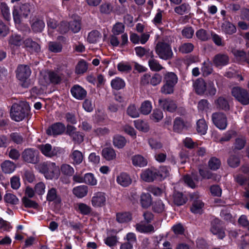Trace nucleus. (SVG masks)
I'll list each match as a JSON object with an SVG mask.
<instances>
[{
    "label": "nucleus",
    "instance_id": "34",
    "mask_svg": "<svg viewBox=\"0 0 249 249\" xmlns=\"http://www.w3.org/2000/svg\"><path fill=\"white\" fill-rule=\"evenodd\" d=\"M113 10L112 4L109 2H104L99 6V11L102 14L109 15Z\"/></svg>",
    "mask_w": 249,
    "mask_h": 249
},
{
    "label": "nucleus",
    "instance_id": "18",
    "mask_svg": "<svg viewBox=\"0 0 249 249\" xmlns=\"http://www.w3.org/2000/svg\"><path fill=\"white\" fill-rule=\"evenodd\" d=\"M67 133L75 142L80 143L84 140V135L83 134L76 131V128L73 126H68Z\"/></svg>",
    "mask_w": 249,
    "mask_h": 249
},
{
    "label": "nucleus",
    "instance_id": "55",
    "mask_svg": "<svg viewBox=\"0 0 249 249\" xmlns=\"http://www.w3.org/2000/svg\"><path fill=\"white\" fill-rule=\"evenodd\" d=\"M127 114L133 118H138L140 116L139 112L135 105H130L127 109Z\"/></svg>",
    "mask_w": 249,
    "mask_h": 249
},
{
    "label": "nucleus",
    "instance_id": "58",
    "mask_svg": "<svg viewBox=\"0 0 249 249\" xmlns=\"http://www.w3.org/2000/svg\"><path fill=\"white\" fill-rule=\"evenodd\" d=\"M173 200L175 204L177 205H182L186 202L185 198L181 193H175L173 195Z\"/></svg>",
    "mask_w": 249,
    "mask_h": 249
},
{
    "label": "nucleus",
    "instance_id": "41",
    "mask_svg": "<svg viewBox=\"0 0 249 249\" xmlns=\"http://www.w3.org/2000/svg\"><path fill=\"white\" fill-rule=\"evenodd\" d=\"M204 203L200 200H196L194 202L191 208V211L193 213L201 214L203 212Z\"/></svg>",
    "mask_w": 249,
    "mask_h": 249
},
{
    "label": "nucleus",
    "instance_id": "7",
    "mask_svg": "<svg viewBox=\"0 0 249 249\" xmlns=\"http://www.w3.org/2000/svg\"><path fill=\"white\" fill-rule=\"evenodd\" d=\"M31 73L30 68L27 65H19L16 71V76L17 78L23 82L22 86L25 88L29 86V82L27 80Z\"/></svg>",
    "mask_w": 249,
    "mask_h": 249
},
{
    "label": "nucleus",
    "instance_id": "2",
    "mask_svg": "<svg viewBox=\"0 0 249 249\" xmlns=\"http://www.w3.org/2000/svg\"><path fill=\"white\" fill-rule=\"evenodd\" d=\"M29 110V106L26 102H21L19 104H14L11 109V118L17 122L21 121L28 114Z\"/></svg>",
    "mask_w": 249,
    "mask_h": 249
},
{
    "label": "nucleus",
    "instance_id": "27",
    "mask_svg": "<svg viewBox=\"0 0 249 249\" xmlns=\"http://www.w3.org/2000/svg\"><path fill=\"white\" fill-rule=\"evenodd\" d=\"M213 61L216 66H224L228 64L229 58L225 54H218L214 56Z\"/></svg>",
    "mask_w": 249,
    "mask_h": 249
},
{
    "label": "nucleus",
    "instance_id": "21",
    "mask_svg": "<svg viewBox=\"0 0 249 249\" xmlns=\"http://www.w3.org/2000/svg\"><path fill=\"white\" fill-rule=\"evenodd\" d=\"M72 193L79 198H82L86 196L88 193V187L85 185H81L73 188Z\"/></svg>",
    "mask_w": 249,
    "mask_h": 249
},
{
    "label": "nucleus",
    "instance_id": "38",
    "mask_svg": "<svg viewBox=\"0 0 249 249\" xmlns=\"http://www.w3.org/2000/svg\"><path fill=\"white\" fill-rule=\"evenodd\" d=\"M23 39L20 36L13 35L10 36L9 39V43L11 46L19 47L22 46Z\"/></svg>",
    "mask_w": 249,
    "mask_h": 249
},
{
    "label": "nucleus",
    "instance_id": "17",
    "mask_svg": "<svg viewBox=\"0 0 249 249\" xmlns=\"http://www.w3.org/2000/svg\"><path fill=\"white\" fill-rule=\"evenodd\" d=\"M116 182L121 186L126 187L131 184L132 179L128 174L123 172L117 176Z\"/></svg>",
    "mask_w": 249,
    "mask_h": 249
},
{
    "label": "nucleus",
    "instance_id": "56",
    "mask_svg": "<svg viewBox=\"0 0 249 249\" xmlns=\"http://www.w3.org/2000/svg\"><path fill=\"white\" fill-rule=\"evenodd\" d=\"M4 201L8 203L13 205H16L18 203L19 199L14 195L11 193H7L4 196Z\"/></svg>",
    "mask_w": 249,
    "mask_h": 249
},
{
    "label": "nucleus",
    "instance_id": "64",
    "mask_svg": "<svg viewBox=\"0 0 249 249\" xmlns=\"http://www.w3.org/2000/svg\"><path fill=\"white\" fill-rule=\"evenodd\" d=\"M163 117L162 112L159 109L154 110L152 114L150 116V119L155 122H158Z\"/></svg>",
    "mask_w": 249,
    "mask_h": 249
},
{
    "label": "nucleus",
    "instance_id": "60",
    "mask_svg": "<svg viewBox=\"0 0 249 249\" xmlns=\"http://www.w3.org/2000/svg\"><path fill=\"white\" fill-rule=\"evenodd\" d=\"M221 165L219 160L215 157L210 159L208 162V166L211 170H215L218 169Z\"/></svg>",
    "mask_w": 249,
    "mask_h": 249
},
{
    "label": "nucleus",
    "instance_id": "22",
    "mask_svg": "<svg viewBox=\"0 0 249 249\" xmlns=\"http://www.w3.org/2000/svg\"><path fill=\"white\" fill-rule=\"evenodd\" d=\"M131 160L133 165L136 167H143L147 164V160L139 154L132 156Z\"/></svg>",
    "mask_w": 249,
    "mask_h": 249
},
{
    "label": "nucleus",
    "instance_id": "28",
    "mask_svg": "<svg viewBox=\"0 0 249 249\" xmlns=\"http://www.w3.org/2000/svg\"><path fill=\"white\" fill-rule=\"evenodd\" d=\"M132 216L130 213L124 212L116 213V220L119 223H126L131 220Z\"/></svg>",
    "mask_w": 249,
    "mask_h": 249
},
{
    "label": "nucleus",
    "instance_id": "12",
    "mask_svg": "<svg viewBox=\"0 0 249 249\" xmlns=\"http://www.w3.org/2000/svg\"><path fill=\"white\" fill-rule=\"evenodd\" d=\"M38 152L32 148H27L24 150L22 154V157L26 162L36 163L38 161Z\"/></svg>",
    "mask_w": 249,
    "mask_h": 249
},
{
    "label": "nucleus",
    "instance_id": "45",
    "mask_svg": "<svg viewBox=\"0 0 249 249\" xmlns=\"http://www.w3.org/2000/svg\"><path fill=\"white\" fill-rule=\"evenodd\" d=\"M45 27V23L43 20L36 19L32 24V29L35 32H41Z\"/></svg>",
    "mask_w": 249,
    "mask_h": 249
},
{
    "label": "nucleus",
    "instance_id": "50",
    "mask_svg": "<svg viewBox=\"0 0 249 249\" xmlns=\"http://www.w3.org/2000/svg\"><path fill=\"white\" fill-rule=\"evenodd\" d=\"M197 38L201 41H206L210 38L209 33L203 29H200L196 33Z\"/></svg>",
    "mask_w": 249,
    "mask_h": 249
},
{
    "label": "nucleus",
    "instance_id": "10",
    "mask_svg": "<svg viewBox=\"0 0 249 249\" xmlns=\"http://www.w3.org/2000/svg\"><path fill=\"white\" fill-rule=\"evenodd\" d=\"M232 94L242 104L247 105L249 103V95L246 89L239 87L233 88L232 89Z\"/></svg>",
    "mask_w": 249,
    "mask_h": 249
},
{
    "label": "nucleus",
    "instance_id": "30",
    "mask_svg": "<svg viewBox=\"0 0 249 249\" xmlns=\"http://www.w3.org/2000/svg\"><path fill=\"white\" fill-rule=\"evenodd\" d=\"M140 202L143 208L149 207L152 203L151 195L149 193H142L141 195Z\"/></svg>",
    "mask_w": 249,
    "mask_h": 249
},
{
    "label": "nucleus",
    "instance_id": "11",
    "mask_svg": "<svg viewBox=\"0 0 249 249\" xmlns=\"http://www.w3.org/2000/svg\"><path fill=\"white\" fill-rule=\"evenodd\" d=\"M212 120L214 125L219 129L224 130L227 126V119L222 113H214L212 115Z\"/></svg>",
    "mask_w": 249,
    "mask_h": 249
},
{
    "label": "nucleus",
    "instance_id": "33",
    "mask_svg": "<svg viewBox=\"0 0 249 249\" xmlns=\"http://www.w3.org/2000/svg\"><path fill=\"white\" fill-rule=\"evenodd\" d=\"M111 86L112 89L115 90H120L123 89L125 86V83L124 81L120 77H115L111 81Z\"/></svg>",
    "mask_w": 249,
    "mask_h": 249
},
{
    "label": "nucleus",
    "instance_id": "57",
    "mask_svg": "<svg viewBox=\"0 0 249 249\" xmlns=\"http://www.w3.org/2000/svg\"><path fill=\"white\" fill-rule=\"evenodd\" d=\"M124 25L122 23L118 22L113 26L111 32L112 34L118 36L122 33H124Z\"/></svg>",
    "mask_w": 249,
    "mask_h": 249
},
{
    "label": "nucleus",
    "instance_id": "62",
    "mask_svg": "<svg viewBox=\"0 0 249 249\" xmlns=\"http://www.w3.org/2000/svg\"><path fill=\"white\" fill-rule=\"evenodd\" d=\"M47 22L49 28L48 31L49 34H50L51 32H53V30H56L58 25L55 19L48 17L47 19Z\"/></svg>",
    "mask_w": 249,
    "mask_h": 249
},
{
    "label": "nucleus",
    "instance_id": "46",
    "mask_svg": "<svg viewBox=\"0 0 249 249\" xmlns=\"http://www.w3.org/2000/svg\"><path fill=\"white\" fill-rule=\"evenodd\" d=\"M84 183L91 186H95L97 184V180L92 173H89L84 175Z\"/></svg>",
    "mask_w": 249,
    "mask_h": 249
},
{
    "label": "nucleus",
    "instance_id": "63",
    "mask_svg": "<svg viewBox=\"0 0 249 249\" xmlns=\"http://www.w3.org/2000/svg\"><path fill=\"white\" fill-rule=\"evenodd\" d=\"M224 32L228 34H232L236 32V28L234 25L229 22H225L222 26Z\"/></svg>",
    "mask_w": 249,
    "mask_h": 249
},
{
    "label": "nucleus",
    "instance_id": "37",
    "mask_svg": "<svg viewBox=\"0 0 249 249\" xmlns=\"http://www.w3.org/2000/svg\"><path fill=\"white\" fill-rule=\"evenodd\" d=\"M165 83L176 85L178 82V78L177 75L173 72H167L164 75Z\"/></svg>",
    "mask_w": 249,
    "mask_h": 249
},
{
    "label": "nucleus",
    "instance_id": "51",
    "mask_svg": "<svg viewBox=\"0 0 249 249\" xmlns=\"http://www.w3.org/2000/svg\"><path fill=\"white\" fill-rule=\"evenodd\" d=\"M88 70V65L84 60L80 61L76 66L75 72L77 74H83Z\"/></svg>",
    "mask_w": 249,
    "mask_h": 249
},
{
    "label": "nucleus",
    "instance_id": "35",
    "mask_svg": "<svg viewBox=\"0 0 249 249\" xmlns=\"http://www.w3.org/2000/svg\"><path fill=\"white\" fill-rule=\"evenodd\" d=\"M101 34L96 30L91 31L87 37V41L90 43H96L101 38Z\"/></svg>",
    "mask_w": 249,
    "mask_h": 249
},
{
    "label": "nucleus",
    "instance_id": "44",
    "mask_svg": "<svg viewBox=\"0 0 249 249\" xmlns=\"http://www.w3.org/2000/svg\"><path fill=\"white\" fill-rule=\"evenodd\" d=\"M0 8L3 18L6 20H10L11 19V14L9 7L7 4L5 2H1Z\"/></svg>",
    "mask_w": 249,
    "mask_h": 249
},
{
    "label": "nucleus",
    "instance_id": "49",
    "mask_svg": "<svg viewBox=\"0 0 249 249\" xmlns=\"http://www.w3.org/2000/svg\"><path fill=\"white\" fill-rule=\"evenodd\" d=\"M149 66L152 71H158L163 69L157 60L151 58L148 61Z\"/></svg>",
    "mask_w": 249,
    "mask_h": 249
},
{
    "label": "nucleus",
    "instance_id": "25",
    "mask_svg": "<svg viewBox=\"0 0 249 249\" xmlns=\"http://www.w3.org/2000/svg\"><path fill=\"white\" fill-rule=\"evenodd\" d=\"M187 127V124L179 117L176 118L174 122L173 130L178 133L181 132Z\"/></svg>",
    "mask_w": 249,
    "mask_h": 249
},
{
    "label": "nucleus",
    "instance_id": "43",
    "mask_svg": "<svg viewBox=\"0 0 249 249\" xmlns=\"http://www.w3.org/2000/svg\"><path fill=\"white\" fill-rule=\"evenodd\" d=\"M113 144L118 148H123L126 143L125 138L120 135H116L113 138Z\"/></svg>",
    "mask_w": 249,
    "mask_h": 249
},
{
    "label": "nucleus",
    "instance_id": "13",
    "mask_svg": "<svg viewBox=\"0 0 249 249\" xmlns=\"http://www.w3.org/2000/svg\"><path fill=\"white\" fill-rule=\"evenodd\" d=\"M158 172L156 169L154 168L146 169L142 171L141 174V178L145 182H152L157 178Z\"/></svg>",
    "mask_w": 249,
    "mask_h": 249
},
{
    "label": "nucleus",
    "instance_id": "42",
    "mask_svg": "<svg viewBox=\"0 0 249 249\" xmlns=\"http://www.w3.org/2000/svg\"><path fill=\"white\" fill-rule=\"evenodd\" d=\"M71 158L73 160V163L74 164H80L83 160V155L80 151L73 150L71 154Z\"/></svg>",
    "mask_w": 249,
    "mask_h": 249
},
{
    "label": "nucleus",
    "instance_id": "48",
    "mask_svg": "<svg viewBox=\"0 0 249 249\" xmlns=\"http://www.w3.org/2000/svg\"><path fill=\"white\" fill-rule=\"evenodd\" d=\"M70 29L73 33L78 32L81 29V24L79 18L77 17L72 21H71L69 23Z\"/></svg>",
    "mask_w": 249,
    "mask_h": 249
},
{
    "label": "nucleus",
    "instance_id": "9",
    "mask_svg": "<svg viewBox=\"0 0 249 249\" xmlns=\"http://www.w3.org/2000/svg\"><path fill=\"white\" fill-rule=\"evenodd\" d=\"M108 44L112 47H124L128 42V36L126 33H124L121 35V41H120L117 35H110L107 39Z\"/></svg>",
    "mask_w": 249,
    "mask_h": 249
},
{
    "label": "nucleus",
    "instance_id": "6",
    "mask_svg": "<svg viewBox=\"0 0 249 249\" xmlns=\"http://www.w3.org/2000/svg\"><path fill=\"white\" fill-rule=\"evenodd\" d=\"M41 153L45 156L52 158L54 156L59 157L64 154L65 150L59 147H52L50 144H40L38 146Z\"/></svg>",
    "mask_w": 249,
    "mask_h": 249
},
{
    "label": "nucleus",
    "instance_id": "39",
    "mask_svg": "<svg viewBox=\"0 0 249 249\" xmlns=\"http://www.w3.org/2000/svg\"><path fill=\"white\" fill-rule=\"evenodd\" d=\"M76 210L84 215L89 214L91 211L90 207L84 203H78L75 205Z\"/></svg>",
    "mask_w": 249,
    "mask_h": 249
},
{
    "label": "nucleus",
    "instance_id": "20",
    "mask_svg": "<svg viewBox=\"0 0 249 249\" xmlns=\"http://www.w3.org/2000/svg\"><path fill=\"white\" fill-rule=\"evenodd\" d=\"M102 157L107 161H111L116 159V153L115 150L111 147L104 148L102 150Z\"/></svg>",
    "mask_w": 249,
    "mask_h": 249
},
{
    "label": "nucleus",
    "instance_id": "32",
    "mask_svg": "<svg viewBox=\"0 0 249 249\" xmlns=\"http://www.w3.org/2000/svg\"><path fill=\"white\" fill-rule=\"evenodd\" d=\"M135 127L138 130L146 132L149 130V125L147 122L141 119H138L134 121Z\"/></svg>",
    "mask_w": 249,
    "mask_h": 249
},
{
    "label": "nucleus",
    "instance_id": "23",
    "mask_svg": "<svg viewBox=\"0 0 249 249\" xmlns=\"http://www.w3.org/2000/svg\"><path fill=\"white\" fill-rule=\"evenodd\" d=\"M1 168L5 174H11L15 170L16 165L13 162L7 160L1 164Z\"/></svg>",
    "mask_w": 249,
    "mask_h": 249
},
{
    "label": "nucleus",
    "instance_id": "29",
    "mask_svg": "<svg viewBox=\"0 0 249 249\" xmlns=\"http://www.w3.org/2000/svg\"><path fill=\"white\" fill-rule=\"evenodd\" d=\"M152 108V103L150 101L145 100L141 104L140 111L143 115H147L151 112Z\"/></svg>",
    "mask_w": 249,
    "mask_h": 249
},
{
    "label": "nucleus",
    "instance_id": "53",
    "mask_svg": "<svg viewBox=\"0 0 249 249\" xmlns=\"http://www.w3.org/2000/svg\"><path fill=\"white\" fill-rule=\"evenodd\" d=\"M165 205L160 200L156 201L153 204V210L156 213H161L165 211Z\"/></svg>",
    "mask_w": 249,
    "mask_h": 249
},
{
    "label": "nucleus",
    "instance_id": "16",
    "mask_svg": "<svg viewBox=\"0 0 249 249\" xmlns=\"http://www.w3.org/2000/svg\"><path fill=\"white\" fill-rule=\"evenodd\" d=\"M159 103L164 110L170 112L175 111L177 108V106L175 102L171 99H160Z\"/></svg>",
    "mask_w": 249,
    "mask_h": 249
},
{
    "label": "nucleus",
    "instance_id": "4",
    "mask_svg": "<svg viewBox=\"0 0 249 249\" xmlns=\"http://www.w3.org/2000/svg\"><path fill=\"white\" fill-rule=\"evenodd\" d=\"M34 9V5L30 3L22 4L20 6L15 5L13 9V17L16 23L20 22V16L26 17Z\"/></svg>",
    "mask_w": 249,
    "mask_h": 249
},
{
    "label": "nucleus",
    "instance_id": "14",
    "mask_svg": "<svg viewBox=\"0 0 249 249\" xmlns=\"http://www.w3.org/2000/svg\"><path fill=\"white\" fill-rule=\"evenodd\" d=\"M65 125L61 123H56L50 126L46 130L49 135H58L62 134L65 130Z\"/></svg>",
    "mask_w": 249,
    "mask_h": 249
},
{
    "label": "nucleus",
    "instance_id": "19",
    "mask_svg": "<svg viewBox=\"0 0 249 249\" xmlns=\"http://www.w3.org/2000/svg\"><path fill=\"white\" fill-rule=\"evenodd\" d=\"M71 92L72 95L78 100H82L87 95L86 90L78 85H74L71 89Z\"/></svg>",
    "mask_w": 249,
    "mask_h": 249
},
{
    "label": "nucleus",
    "instance_id": "24",
    "mask_svg": "<svg viewBox=\"0 0 249 249\" xmlns=\"http://www.w3.org/2000/svg\"><path fill=\"white\" fill-rule=\"evenodd\" d=\"M46 199L48 201H53L56 204H59L61 201L60 196L57 194L56 190L54 188L49 189Z\"/></svg>",
    "mask_w": 249,
    "mask_h": 249
},
{
    "label": "nucleus",
    "instance_id": "61",
    "mask_svg": "<svg viewBox=\"0 0 249 249\" xmlns=\"http://www.w3.org/2000/svg\"><path fill=\"white\" fill-rule=\"evenodd\" d=\"M194 48V45L191 43H185L182 44L179 48V51L183 53H187L191 52Z\"/></svg>",
    "mask_w": 249,
    "mask_h": 249
},
{
    "label": "nucleus",
    "instance_id": "1",
    "mask_svg": "<svg viewBox=\"0 0 249 249\" xmlns=\"http://www.w3.org/2000/svg\"><path fill=\"white\" fill-rule=\"evenodd\" d=\"M37 169L48 179H57L60 175V169L54 162L46 161L37 165Z\"/></svg>",
    "mask_w": 249,
    "mask_h": 249
},
{
    "label": "nucleus",
    "instance_id": "3",
    "mask_svg": "<svg viewBox=\"0 0 249 249\" xmlns=\"http://www.w3.org/2000/svg\"><path fill=\"white\" fill-rule=\"evenodd\" d=\"M60 80L61 78L57 74L52 71H45L40 73L39 83L42 86V90H44L50 83L57 84Z\"/></svg>",
    "mask_w": 249,
    "mask_h": 249
},
{
    "label": "nucleus",
    "instance_id": "47",
    "mask_svg": "<svg viewBox=\"0 0 249 249\" xmlns=\"http://www.w3.org/2000/svg\"><path fill=\"white\" fill-rule=\"evenodd\" d=\"M211 231L214 235H216L219 239H223L225 236V232L223 230L220 228L219 225L212 224Z\"/></svg>",
    "mask_w": 249,
    "mask_h": 249
},
{
    "label": "nucleus",
    "instance_id": "59",
    "mask_svg": "<svg viewBox=\"0 0 249 249\" xmlns=\"http://www.w3.org/2000/svg\"><path fill=\"white\" fill-rule=\"evenodd\" d=\"M170 169L166 166H161L158 172L157 177L160 179H163L169 175Z\"/></svg>",
    "mask_w": 249,
    "mask_h": 249
},
{
    "label": "nucleus",
    "instance_id": "36",
    "mask_svg": "<svg viewBox=\"0 0 249 249\" xmlns=\"http://www.w3.org/2000/svg\"><path fill=\"white\" fill-rule=\"evenodd\" d=\"M191 7L187 3H183L174 8L175 12L178 15H183L189 13L190 11Z\"/></svg>",
    "mask_w": 249,
    "mask_h": 249
},
{
    "label": "nucleus",
    "instance_id": "26",
    "mask_svg": "<svg viewBox=\"0 0 249 249\" xmlns=\"http://www.w3.org/2000/svg\"><path fill=\"white\" fill-rule=\"evenodd\" d=\"M194 87L198 94H203L206 89L205 81L201 78L197 79L194 83Z\"/></svg>",
    "mask_w": 249,
    "mask_h": 249
},
{
    "label": "nucleus",
    "instance_id": "5",
    "mask_svg": "<svg viewBox=\"0 0 249 249\" xmlns=\"http://www.w3.org/2000/svg\"><path fill=\"white\" fill-rule=\"evenodd\" d=\"M155 51L160 59L165 60L170 59L173 55L170 45L164 41H160L157 44Z\"/></svg>",
    "mask_w": 249,
    "mask_h": 249
},
{
    "label": "nucleus",
    "instance_id": "54",
    "mask_svg": "<svg viewBox=\"0 0 249 249\" xmlns=\"http://www.w3.org/2000/svg\"><path fill=\"white\" fill-rule=\"evenodd\" d=\"M50 51L53 53L61 52L62 49V45L61 43L56 42H50L48 44Z\"/></svg>",
    "mask_w": 249,
    "mask_h": 249
},
{
    "label": "nucleus",
    "instance_id": "31",
    "mask_svg": "<svg viewBox=\"0 0 249 249\" xmlns=\"http://www.w3.org/2000/svg\"><path fill=\"white\" fill-rule=\"evenodd\" d=\"M24 48H28L36 52H38L40 50L39 45L35 41H33L31 38H27L23 40L22 46Z\"/></svg>",
    "mask_w": 249,
    "mask_h": 249
},
{
    "label": "nucleus",
    "instance_id": "15",
    "mask_svg": "<svg viewBox=\"0 0 249 249\" xmlns=\"http://www.w3.org/2000/svg\"><path fill=\"white\" fill-rule=\"evenodd\" d=\"M136 230L140 233L150 234L155 232L154 226L147 222L141 221L135 225Z\"/></svg>",
    "mask_w": 249,
    "mask_h": 249
},
{
    "label": "nucleus",
    "instance_id": "52",
    "mask_svg": "<svg viewBox=\"0 0 249 249\" xmlns=\"http://www.w3.org/2000/svg\"><path fill=\"white\" fill-rule=\"evenodd\" d=\"M164 12L163 11L158 9L157 11L155 17L152 20L153 23L157 26H160L162 24V17Z\"/></svg>",
    "mask_w": 249,
    "mask_h": 249
},
{
    "label": "nucleus",
    "instance_id": "40",
    "mask_svg": "<svg viewBox=\"0 0 249 249\" xmlns=\"http://www.w3.org/2000/svg\"><path fill=\"white\" fill-rule=\"evenodd\" d=\"M208 126L206 121L203 119L198 120L196 123V130L201 135H205L207 131Z\"/></svg>",
    "mask_w": 249,
    "mask_h": 249
},
{
    "label": "nucleus",
    "instance_id": "8",
    "mask_svg": "<svg viewBox=\"0 0 249 249\" xmlns=\"http://www.w3.org/2000/svg\"><path fill=\"white\" fill-rule=\"evenodd\" d=\"M107 201V196L105 193L97 192L93 194L90 199V203L93 207L100 208L106 206Z\"/></svg>",
    "mask_w": 249,
    "mask_h": 249
}]
</instances>
